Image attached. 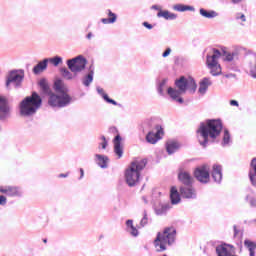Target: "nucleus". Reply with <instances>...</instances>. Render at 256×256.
Masks as SVG:
<instances>
[{"label": "nucleus", "instance_id": "nucleus-31", "mask_svg": "<svg viewBox=\"0 0 256 256\" xmlns=\"http://www.w3.org/2000/svg\"><path fill=\"white\" fill-rule=\"evenodd\" d=\"M174 11H178L179 13H185V11H192L195 12V7L188 6L185 4H176L173 6Z\"/></svg>", "mask_w": 256, "mask_h": 256}, {"label": "nucleus", "instance_id": "nucleus-53", "mask_svg": "<svg viewBox=\"0 0 256 256\" xmlns=\"http://www.w3.org/2000/svg\"><path fill=\"white\" fill-rule=\"evenodd\" d=\"M86 39H93V33H92V32H89V33L86 35Z\"/></svg>", "mask_w": 256, "mask_h": 256}, {"label": "nucleus", "instance_id": "nucleus-41", "mask_svg": "<svg viewBox=\"0 0 256 256\" xmlns=\"http://www.w3.org/2000/svg\"><path fill=\"white\" fill-rule=\"evenodd\" d=\"M246 201L249 203L250 207L256 208V198L253 196H246Z\"/></svg>", "mask_w": 256, "mask_h": 256}, {"label": "nucleus", "instance_id": "nucleus-38", "mask_svg": "<svg viewBox=\"0 0 256 256\" xmlns=\"http://www.w3.org/2000/svg\"><path fill=\"white\" fill-rule=\"evenodd\" d=\"M169 80L167 78H164L159 84H158V88L157 91L159 93V95H165V87H167V82Z\"/></svg>", "mask_w": 256, "mask_h": 256}, {"label": "nucleus", "instance_id": "nucleus-55", "mask_svg": "<svg viewBox=\"0 0 256 256\" xmlns=\"http://www.w3.org/2000/svg\"><path fill=\"white\" fill-rule=\"evenodd\" d=\"M225 77L226 79H231V77H235V74H226Z\"/></svg>", "mask_w": 256, "mask_h": 256}, {"label": "nucleus", "instance_id": "nucleus-12", "mask_svg": "<svg viewBox=\"0 0 256 256\" xmlns=\"http://www.w3.org/2000/svg\"><path fill=\"white\" fill-rule=\"evenodd\" d=\"M161 135H163V128L156 125L155 128L146 135V141L150 143V145H155L157 141H160Z\"/></svg>", "mask_w": 256, "mask_h": 256}, {"label": "nucleus", "instance_id": "nucleus-43", "mask_svg": "<svg viewBox=\"0 0 256 256\" xmlns=\"http://www.w3.org/2000/svg\"><path fill=\"white\" fill-rule=\"evenodd\" d=\"M101 23H103V25H111L115 23V18H102Z\"/></svg>", "mask_w": 256, "mask_h": 256}, {"label": "nucleus", "instance_id": "nucleus-19", "mask_svg": "<svg viewBox=\"0 0 256 256\" xmlns=\"http://www.w3.org/2000/svg\"><path fill=\"white\" fill-rule=\"evenodd\" d=\"M178 179L185 186L193 185V176L187 171H180L178 174Z\"/></svg>", "mask_w": 256, "mask_h": 256}, {"label": "nucleus", "instance_id": "nucleus-11", "mask_svg": "<svg viewBox=\"0 0 256 256\" xmlns=\"http://www.w3.org/2000/svg\"><path fill=\"white\" fill-rule=\"evenodd\" d=\"M11 117V106L7 98L0 96V121H5Z\"/></svg>", "mask_w": 256, "mask_h": 256}, {"label": "nucleus", "instance_id": "nucleus-3", "mask_svg": "<svg viewBox=\"0 0 256 256\" xmlns=\"http://www.w3.org/2000/svg\"><path fill=\"white\" fill-rule=\"evenodd\" d=\"M147 166V160H134L125 171V181L128 187H136L141 181V172Z\"/></svg>", "mask_w": 256, "mask_h": 256}, {"label": "nucleus", "instance_id": "nucleus-1", "mask_svg": "<svg viewBox=\"0 0 256 256\" xmlns=\"http://www.w3.org/2000/svg\"><path fill=\"white\" fill-rule=\"evenodd\" d=\"M39 87L43 95L49 96L48 105H50V107L63 109L73 103V97L69 95V88L61 79H57L54 82V90L57 94L51 92V88L45 79L39 81Z\"/></svg>", "mask_w": 256, "mask_h": 256}, {"label": "nucleus", "instance_id": "nucleus-42", "mask_svg": "<svg viewBox=\"0 0 256 256\" xmlns=\"http://www.w3.org/2000/svg\"><path fill=\"white\" fill-rule=\"evenodd\" d=\"M235 19L236 21H241V23H245V21H247V17L241 12L236 13Z\"/></svg>", "mask_w": 256, "mask_h": 256}, {"label": "nucleus", "instance_id": "nucleus-52", "mask_svg": "<svg viewBox=\"0 0 256 256\" xmlns=\"http://www.w3.org/2000/svg\"><path fill=\"white\" fill-rule=\"evenodd\" d=\"M152 9H154V11H162L159 5H153Z\"/></svg>", "mask_w": 256, "mask_h": 256}, {"label": "nucleus", "instance_id": "nucleus-10", "mask_svg": "<svg viewBox=\"0 0 256 256\" xmlns=\"http://www.w3.org/2000/svg\"><path fill=\"white\" fill-rule=\"evenodd\" d=\"M194 175L200 183H209L210 175H209V166L202 165L194 171Z\"/></svg>", "mask_w": 256, "mask_h": 256}, {"label": "nucleus", "instance_id": "nucleus-5", "mask_svg": "<svg viewBox=\"0 0 256 256\" xmlns=\"http://www.w3.org/2000/svg\"><path fill=\"white\" fill-rule=\"evenodd\" d=\"M42 103L43 100L41 99V96H39L37 92H33L31 96H27L21 101L19 105L20 115H22V117H31V115H35Z\"/></svg>", "mask_w": 256, "mask_h": 256}, {"label": "nucleus", "instance_id": "nucleus-50", "mask_svg": "<svg viewBox=\"0 0 256 256\" xmlns=\"http://www.w3.org/2000/svg\"><path fill=\"white\" fill-rule=\"evenodd\" d=\"M233 229H234V237H237L239 235L240 231H239V229H237L236 225L233 226Z\"/></svg>", "mask_w": 256, "mask_h": 256}, {"label": "nucleus", "instance_id": "nucleus-29", "mask_svg": "<svg viewBox=\"0 0 256 256\" xmlns=\"http://www.w3.org/2000/svg\"><path fill=\"white\" fill-rule=\"evenodd\" d=\"M209 87H211V80H209V78H204L200 82L198 93H200V95H205V93H207V89H209Z\"/></svg>", "mask_w": 256, "mask_h": 256}, {"label": "nucleus", "instance_id": "nucleus-45", "mask_svg": "<svg viewBox=\"0 0 256 256\" xmlns=\"http://www.w3.org/2000/svg\"><path fill=\"white\" fill-rule=\"evenodd\" d=\"M101 139H102V142L100 143L101 149H107V144H108L107 138H105V136H102Z\"/></svg>", "mask_w": 256, "mask_h": 256}, {"label": "nucleus", "instance_id": "nucleus-6", "mask_svg": "<svg viewBox=\"0 0 256 256\" xmlns=\"http://www.w3.org/2000/svg\"><path fill=\"white\" fill-rule=\"evenodd\" d=\"M221 57V51L217 48L212 49V54H208L206 57V65L210 69L211 75L217 77L221 73V64H219V58Z\"/></svg>", "mask_w": 256, "mask_h": 256}, {"label": "nucleus", "instance_id": "nucleus-57", "mask_svg": "<svg viewBox=\"0 0 256 256\" xmlns=\"http://www.w3.org/2000/svg\"><path fill=\"white\" fill-rule=\"evenodd\" d=\"M142 200L144 201V203H145V204H147V203H148V201H147V197L143 196V197H142Z\"/></svg>", "mask_w": 256, "mask_h": 256}, {"label": "nucleus", "instance_id": "nucleus-51", "mask_svg": "<svg viewBox=\"0 0 256 256\" xmlns=\"http://www.w3.org/2000/svg\"><path fill=\"white\" fill-rule=\"evenodd\" d=\"M83 177H85V171L83 170V168H80V178L79 179H83Z\"/></svg>", "mask_w": 256, "mask_h": 256}, {"label": "nucleus", "instance_id": "nucleus-8", "mask_svg": "<svg viewBox=\"0 0 256 256\" xmlns=\"http://www.w3.org/2000/svg\"><path fill=\"white\" fill-rule=\"evenodd\" d=\"M68 69L72 71V73H81L83 69L87 66V59L82 55H79L75 58L67 60Z\"/></svg>", "mask_w": 256, "mask_h": 256}, {"label": "nucleus", "instance_id": "nucleus-37", "mask_svg": "<svg viewBox=\"0 0 256 256\" xmlns=\"http://www.w3.org/2000/svg\"><path fill=\"white\" fill-rule=\"evenodd\" d=\"M85 87H89L93 83V71H90L82 80Z\"/></svg>", "mask_w": 256, "mask_h": 256}, {"label": "nucleus", "instance_id": "nucleus-22", "mask_svg": "<svg viewBox=\"0 0 256 256\" xmlns=\"http://www.w3.org/2000/svg\"><path fill=\"white\" fill-rule=\"evenodd\" d=\"M249 179L253 187H256V158H253L251 160L250 170H249Z\"/></svg>", "mask_w": 256, "mask_h": 256}, {"label": "nucleus", "instance_id": "nucleus-9", "mask_svg": "<svg viewBox=\"0 0 256 256\" xmlns=\"http://www.w3.org/2000/svg\"><path fill=\"white\" fill-rule=\"evenodd\" d=\"M23 74L22 70H13L11 71L6 79V87L9 88V85L13 84L15 87H19L23 81Z\"/></svg>", "mask_w": 256, "mask_h": 256}, {"label": "nucleus", "instance_id": "nucleus-28", "mask_svg": "<svg viewBox=\"0 0 256 256\" xmlns=\"http://www.w3.org/2000/svg\"><path fill=\"white\" fill-rule=\"evenodd\" d=\"M49 63V60L44 59L43 61H40L36 66L33 68V74L39 75V73L45 71L47 69V64Z\"/></svg>", "mask_w": 256, "mask_h": 256}, {"label": "nucleus", "instance_id": "nucleus-33", "mask_svg": "<svg viewBox=\"0 0 256 256\" xmlns=\"http://www.w3.org/2000/svg\"><path fill=\"white\" fill-rule=\"evenodd\" d=\"M245 247L249 251L250 256H255V251H256V243L250 240H245L244 241Z\"/></svg>", "mask_w": 256, "mask_h": 256}, {"label": "nucleus", "instance_id": "nucleus-39", "mask_svg": "<svg viewBox=\"0 0 256 256\" xmlns=\"http://www.w3.org/2000/svg\"><path fill=\"white\" fill-rule=\"evenodd\" d=\"M60 73L64 79H67L68 81H71L73 79V74L67 69V68H61Z\"/></svg>", "mask_w": 256, "mask_h": 256}, {"label": "nucleus", "instance_id": "nucleus-2", "mask_svg": "<svg viewBox=\"0 0 256 256\" xmlns=\"http://www.w3.org/2000/svg\"><path fill=\"white\" fill-rule=\"evenodd\" d=\"M223 130V123L221 120H207L201 122L196 133L198 135V141L202 147H207L210 139H217L221 135Z\"/></svg>", "mask_w": 256, "mask_h": 256}, {"label": "nucleus", "instance_id": "nucleus-40", "mask_svg": "<svg viewBox=\"0 0 256 256\" xmlns=\"http://www.w3.org/2000/svg\"><path fill=\"white\" fill-rule=\"evenodd\" d=\"M169 211V205H163L161 208L156 209V214L165 215Z\"/></svg>", "mask_w": 256, "mask_h": 256}, {"label": "nucleus", "instance_id": "nucleus-15", "mask_svg": "<svg viewBox=\"0 0 256 256\" xmlns=\"http://www.w3.org/2000/svg\"><path fill=\"white\" fill-rule=\"evenodd\" d=\"M0 193H4L8 197H21V190L14 186H0Z\"/></svg>", "mask_w": 256, "mask_h": 256}, {"label": "nucleus", "instance_id": "nucleus-21", "mask_svg": "<svg viewBox=\"0 0 256 256\" xmlns=\"http://www.w3.org/2000/svg\"><path fill=\"white\" fill-rule=\"evenodd\" d=\"M95 161L98 165V167H101V169H107L108 163H109V157L106 155L96 154L95 155Z\"/></svg>", "mask_w": 256, "mask_h": 256}, {"label": "nucleus", "instance_id": "nucleus-30", "mask_svg": "<svg viewBox=\"0 0 256 256\" xmlns=\"http://www.w3.org/2000/svg\"><path fill=\"white\" fill-rule=\"evenodd\" d=\"M126 229L132 237H138L139 236V230L133 225V220H127L126 221Z\"/></svg>", "mask_w": 256, "mask_h": 256}, {"label": "nucleus", "instance_id": "nucleus-27", "mask_svg": "<svg viewBox=\"0 0 256 256\" xmlns=\"http://www.w3.org/2000/svg\"><path fill=\"white\" fill-rule=\"evenodd\" d=\"M199 14L201 17H204V19H215V17H219V13L215 10H206L204 8H200Z\"/></svg>", "mask_w": 256, "mask_h": 256}, {"label": "nucleus", "instance_id": "nucleus-23", "mask_svg": "<svg viewBox=\"0 0 256 256\" xmlns=\"http://www.w3.org/2000/svg\"><path fill=\"white\" fill-rule=\"evenodd\" d=\"M170 199L172 205H177L178 203H181V195L179 194V191L175 186H172L170 189Z\"/></svg>", "mask_w": 256, "mask_h": 256}, {"label": "nucleus", "instance_id": "nucleus-24", "mask_svg": "<svg viewBox=\"0 0 256 256\" xmlns=\"http://www.w3.org/2000/svg\"><path fill=\"white\" fill-rule=\"evenodd\" d=\"M239 59V52L232 51V52H223V61L226 63H233V61Z\"/></svg>", "mask_w": 256, "mask_h": 256}, {"label": "nucleus", "instance_id": "nucleus-44", "mask_svg": "<svg viewBox=\"0 0 256 256\" xmlns=\"http://www.w3.org/2000/svg\"><path fill=\"white\" fill-rule=\"evenodd\" d=\"M107 15L109 19H114V23L117 21V14L113 13L111 10H107Z\"/></svg>", "mask_w": 256, "mask_h": 256}, {"label": "nucleus", "instance_id": "nucleus-13", "mask_svg": "<svg viewBox=\"0 0 256 256\" xmlns=\"http://www.w3.org/2000/svg\"><path fill=\"white\" fill-rule=\"evenodd\" d=\"M216 253L218 256H233L235 253V246L231 244H222L216 247Z\"/></svg>", "mask_w": 256, "mask_h": 256}, {"label": "nucleus", "instance_id": "nucleus-20", "mask_svg": "<svg viewBox=\"0 0 256 256\" xmlns=\"http://www.w3.org/2000/svg\"><path fill=\"white\" fill-rule=\"evenodd\" d=\"M158 19H165L166 21H175L177 19V14L169 11V10H160L157 13Z\"/></svg>", "mask_w": 256, "mask_h": 256}, {"label": "nucleus", "instance_id": "nucleus-18", "mask_svg": "<svg viewBox=\"0 0 256 256\" xmlns=\"http://www.w3.org/2000/svg\"><path fill=\"white\" fill-rule=\"evenodd\" d=\"M121 136L120 135H116L114 138V153L115 155H117L118 159H121V157H123V146H121Z\"/></svg>", "mask_w": 256, "mask_h": 256}, {"label": "nucleus", "instance_id": "nucleus-46", "mask_svg": "<svg viewBox=\"0 0 256 256\" xmlns=\"http://www.w3.org/2000/svg\"><path fill=\"white\" fill-rule=\"evenodd\" d=\"M171 48L170 47H168V48H166V50L162 53V57L165 59V58H167V57H169V55H171Z\"/></svg>", "mask_w": 256, "mask_h": 256}, {"label": "nucleus", "instance_id": "nucleus-36", "mask_svg": "<svg viewBox=\"0 0 256 256\" xmlns=\"http://www.w3.org/2000/svg\"><path fill=\"white\" fill-rule=\"evenodd\" d=\"M46 61H48V63H52L54 67H58V65H61V63H63V58L60 56H55L53 58H46Z\"/></svg>", "mask_w": 256, "mask_h": 256}, {"label": "nucleus", "instance_id": "nucleus-7", "mask_svg": "<svg viewBox=\"0 0 256 256\" xmlns=\"http://www.w3.org/2000/svg\"><path fill=\"white\" fill-rule=\"evenodd\" d=\"M175 86L182 93H195L197 91V83L193 78H185V76H181L179 79L175 80Z\"/></svg>", "mask_w": 256, "mask_h": 256}, {"label": "nucleus", "instance_id": "nucleus-32", "mask_svg": "<svg viewBox=\"0 0 256 256\" xmlns=\"http://www.w3.org/2000/svg\"><path fill=\"white\" fill-rule=\"evenodd\" d=\"M247 69L250 77L256 79V55L254 56V59L248 63Z\"/></svg>", "mask_w": 256, "mask_h": 256}, {"label": "nucleus", "instance_id": "nucleus-48", "mask_svg": "<svg viewBox=\"0 0 256 256\" xmlns=\"http://www.w3.org/2000/svg\"><path fill=\"white\" fill-rule=\"evenodd\" d=\"M143 27H146V29H153V25L149 24V22H143Z\"/></svg>", "mask_w": 256, "mask_h": 256}, {"label": "nucleus", "instance_id": "nucleus-26", "mask_svg": "<svg viewBox=\"0 0 256 256\" xmlns=\"http://www.w3.org/2000/svg\"><path fill=\"white\" fill-rule=\"evenodd\" d=\"M181 144L177 141H168L166 144V151L168 155H173V153L179 151Z\"/></svg>", "mask_w": 256, "mask_h": 256}, {"label": "nucleus", "instance_id": "nucleus-34", "mask_svg": "<svg viewBox=\"0 0 256 256\" xmlns=\"http://www.w3.org/2000/svg\"><path fill=\"white\" fill-rule=\"evenodd\" d=\"M222 147H229L231 145V134H229V130H224V135L221 143Z\"/></svg>", "mask_w": 256, "mask_h": 256}, {"label": "nucleus", "instance_id": "nucleus-14", "mask_svg": "<svg viewBox=\"0 0 256 256\" xmlns=\"http://www.w3.org/2000/svg\"><path fill=\"white\" fill-rule=\"evenodd\" d=\"M180 195L184 199H197V191L191 185L180 187Z\"/></svg>", "mask_w": 256, "mask_h": 256}, {"label": "nucleus", "instance_id": "nucleus-56", "mask_svg": "<svg viewBox=\"0 0 256 256\" xmlns=\"http://www.w3.org/2000/svg\"><path fill=\"white\" fill-rule=\"evenodd\" d=\"M59 177H69V174L68 173H66V174H59Z\"/></svg>", "mask_w": 256, "mask_h": 256}, {"label": "nucleus", "instance_id": "nucleus-25", "mask_svg": "<svg viewBox=\"0 0 256 256\" xmlns=\"http://www.w3.org/2000/svg\"><path fill=\"white\" fill-rule=\"evenodd\" d=\"M96 91H97L98 94H100L102 96V98L104 99V101H106V103H110L111 105H115L117 107H121V104H119V103H117V101L109 98V95H107L105 93V90L103 88L98 86L96 88Z\"/></svg>", "mask_w": 256, "mask_h": 256}, {"label": "nucleus", "instance_id": "nucleus-16", "mask_svg": "<svg viewBox=\"0 0 256 256\" xmlns=\"http://www.w3.org/2000/svg\"><path fill=\"white\" fill-rule=\"evenodd\" d=\"M167 94L169 95V97L171 98L172 101H177V103H180V104L184 103L181 96L185 95V94L182 93L179 88L175 89L173 87H169L167 89Z\"/></svg>", "mask_w": 256, "mask_h": 256}, {"label": "nucleus", "instance_id": "nucleus-49", "mask_svg": "<svg viewBox=\"0 0 256 256\" xmlns=\"http://www.w3.org/2000/svg\"><path fill=\"white\" fill-rule=\"evenodd\" d=\"M230 105H231L232 107H239V102H238L237 100H231V101H230Z\"/></svg>", "mask_w": 256, "mask_h": 256}, {"label": "nucleus", "instance_id": "nucleus-47", "mask_svg": "<svg viewBox=\"0 0 256 256\" xmlns=\"http://www.w3.org/2000/svg\"><path fill=\"white\" fill-rule=\"evenodd\" d=\"M0 205H7V198L5 196H0Z\"/></svg>", "mask_w": 256, "mask_h": 256}, {"label": "nucleus", "instance_id": "nucleus-54", "mask_svg": "<svg viewBox=\"0 0 256 256\" xmlns=\"http://www.w3.org/2000/svg\"><path fill=\"white\" fill-rule=\"evenodd\" d=\"M243 0H231L232 3H234V5H237L239 3H241Z\"/></svg>", "mask_w": 256, "mask_h": 256}, {"label": "nucleus", "instance_id": "nucleus-58", "mask_svg": "<svg viewBox=\"0 0 256 256\" xmlns=\"http://www.w3.org/2000/svg\"><path fill=\"white\" fill-rule=\"evenodd\" d=\"M252 223H256V218L254 220H252Z\"/></svg>", "mask_w": 256, "mask_h": 256}, {"label": "nucleus", "instance_id": "nucleus-4", "mask_svg": "<svg viewBox=\"0 0 256 256\" xmlns=\"http://www.w3.org/2000/svg\"><path fill=\"white\" fill-rule=\"evenodd\" d=\"M177 239V229L175 227H167L163 232H158L154 240V247L159 253L167 251V247H171Z\"/></svg>", "mask_w": 256, "mask_h": 256}, {"label": "nucleus", "instance_id": "nucleus-17", "mask_svg": "<svg viewBox=\"0 0 256 256\" xmlns=\"http://www.w3.org/2000/svg\"><path fill=\"white\" fill-rule=\"evenodd\" d=\"M212 178L215 183L223 181V168L219 164H214L212 168Z\"/></svg>", "mask_w": 256, "mask_h": 256}, {"label": "nucleus", "instance_id": "nucleus-35", "mask_svg": "<svg viewBox=\"0 0 256 256\" xmlns=\"http://www.w3.org/2000/svg\"><path fill=\"white\" fill-rule=\"evenodd\" d=\"M143 217L140 220L139 226L140 227H147V225H149V223H151V220L149 219V215L147 214V211L144 210L143 211Z\"/></svg>", "mask_w": 256, "mask_h": 256}]
</instances>
